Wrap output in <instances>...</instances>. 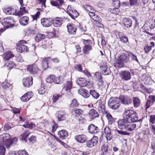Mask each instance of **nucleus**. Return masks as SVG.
Masks as SVG:
<instances>
[{"mask_svg": "<svg viewBox=\"0 0 155 155\" xmlns=\"http://www.w3.org/2000/svg\"><path fill=\"white\" fill-rule=\"evenodd\" d=\"M10 136L8 134H4L0 136V143H3L9 149L12 146L14 142H16L17 139L14 138L12 139H10Z\"/></svg>", "mask_w": 155, "mask_h": 155, "instance_id": "1", "label": "nucleus"}, {"mask_svg": "<svg viewBox=\"0 0 155 155\" xmlns=\"http://www.w3.org/2000/svg\"><path fill=\"white\" fill-rule=\"evenodd\" d=\"M124 115L132 122H134L137 121L140 122H141L140 119L138 120V115L136 113L132 110H128L125 111L124 113Z\"/></svg>", "mask_w": 155, "mask_h": 155, "instance_id": "2", "label": "nucleus"}, {"mask_svg": "<svg viewBox=\"0 0 155 155\" xmlns=\"http://www.w3.org/2000/svg\"><path fill=\"white\" fill-rule=\"evenodd\" d=\"M126 57L127 56L125 55V54L123 53L117 58L114 64V66L118 68L123 67L124 65V62H127L128 58Z\"/></svg>", "mask_w": 155, "mask_h": 155, "instance_id": "3", "label": "nucleus"}, {"mask_svg": "<svg viewBox=\"0 0 155 155\" xmlns=\"http://www.w3.org/2000/svg\"><path fill=\"white\" fill-rule=\"evenodd\" d=\"M109 107L113 109H117L120 106L119 99L117 97H111L108 102Z\"/></svg>", "mask_w": 155, "mask_h": 155, "instance_id": "4", "label": "nucleus"}, {"mask_svg": "<svg viewBox=\"0 0 155 155\" xmlns=\"http://www.w3.org/2000/svg\"><path fill=\"white\" fill-rule=\"evenodd\" d=\"M14 22L15 20L12 17L5 18L1 21L2 24L6 28L12 27L14 25L13 23Z\"/></svg>", "mask_w": 155, "mask_h": 155, "instance_id": "5", "label": "nucleus"}, {"mask_svg": "<svg viewBox=\"0 0 155 155\" xmlns=\"http://www.w3.org/2000/svg\"><path fill=\"white\" fill-rule=\"evenodd\" d=\"M127 118L124 115V118L118 121V127L121 130H125L129 122Z\"/></svg>", "mask_w": 155, "mask_h": 155, "instance_id": "6", "label": "nucleus"}, {"mask_svg": "<svg viewBox=\"0 0 155 155\" xmlns=\"http://www.w3.org/2000/svg\"><path fill=\"white\" fill-rule=\"evenodd\" d=\"M83 43L85 45L83 48V51L85 54H88L89 53V51L92 49L91 41L89 40H84Z\"/></svg>", "mask_w": 155, "mask_h": 155, "instance_id": "7", "label": "nucleus"}, {"mask_svg": "<svg viewBox=\"0 0 155 155\" xmlns=\"http://www.w3.org/2000/svg\"><path fill=\"white\" fill-rule=\"evenodd\" d=\"M27 70L31 74H36L39 71L37 65L35 64L27 66Z\"/></svg>", "mask_w": 155, "mask_h": 155, "instance_id": "8", "label": "nucleus"}, {"mask_svg": "<svg viewBox=\"0 0 155 155\" xmlns=\"http://www.w3.org/2000/svg\"><path fill=\"white\" fill-rule=\"evenodd\" d=\"M120 76L121 79L124 81H128L130 80L131 78L130 72L127 71H121Z\"/></svg>", "mask_w": 155, "mask_h": 155, "instance_id": "9", "label": "nucleus"}, {"mask_svg": "<svg viewBox=\"0 0 155 155\" xmlns=\"http://www.w3.org/2000/svg\"><path fill=\"white\" fill-rule=\"evenodd\" d=\"M17 9L15 7H11L7 8H4L3 11L7 15H13L17 16Z\"/></svg>", "mask_w": 155, "mask_h": 155, "instance_id": "10", "label": "nucleus"}, {"mask_svg": "<svg viewBox=\"0 0 155 155\" xmlns=\"http://www.w3.org/2000/svg\"><path fill=\"white\" fill-rule=\"evenodd\" d=\"M98 140V138L96 136H94L92 139L87 142V146L88 147H92L97 145Z\"/></svg>", "mask_w": 155, "mask_h": 155, "instance_id": "11", "label": "nucleus"}, {"mask_svg": "<svg viewBox=\"0 0 155 155\" xmlns=\"http://www.w3.org/2000/svg\"><path fill=\"white\" fill-rule=\"evenodd\" d=\"M68 9V10L67 11V13L73 19H74L75 18H77L79 14L75 9L71 8H70L69 6L68 7L67 9Z\"/></svg>", "mask_w": 155, "mask_h": 155, "instance_id": "12", "label": "nucleus"}, {"mask_svg": "<svg viewBox=\"0 0 155 155\" xmlns=\"http://www.w3.org/2000/svg\"><path fill=\"white\" fill-rule=\"evenodd\" d=\"M23 84L24 86L28 87L31 86L33 84V78L32 77H28L23 79Z\"/></svg>", "mask_w": 155, "mask_h": 155, "instance_id": "13", "label": "nucleus"}, {"mask_svg": "<svg viewBox=\"0 0 155 155\" xmlns=\"http://www.w3.org/2000/svg\"><path fill=\"white\" fill-rule=\"evenodd\" d=\"M120 100L124 104H128L132 102V101L130 97L126 96H120Z\"/></svg>", "mask_w": 155, "mask_h": 155, "instance_id": "14", "label": "nucleus"}, {"mask_svg": "<svg viewBox=\"0 0 155 155\" xmlns=\"http://www.w3.org/2000/svg\"><path fill=\"white\" fill-rule=\"evenodd\" d=\"M66 114L64 111H59L57 112L56 116L59 121L64 120L66 118Z\"/></svg>", "mask_w": 155, "mask_h": 155, "instance_id": "15", "label": "nucleus"}, {"mask_svg": "<svg viewBox=\"0 0 155 155\" xmlns=\"http://www.w3.org/2000/svg\"><path fill=\"white\" fill-rule=\"evenodd\" d=\"M88 130L89 132L91 134H95L99 131L98 127L94 124H90L88 127Z\"/></svg>", "mask_w": 155, "mask_h": 155, "instance_id": "16", "label": "nucleus"}, {"mask_svg": "<svg viewBox=\"0 0 155 155\" xmlns=\"http://www.w3.org/2000/svg\"><path fill=\"white\" fill-rule=\"evenodd\" d=\"M104 132L107 140L110 141L112 137V135L111 134V130L108 127H105L104 129Z\"/></svg>", "mask_w": 155, "mask_h": 155, "instance_id": "17", "label": "nucleus"}, {"mask_svg": "<svg viewBox=\"0 0 155 155\" xmlns=\"http://www.w3.org/2000/svg\"><path fill=\"white\" fill-rule=\"evenodd\" d=\"M16 50L18 52L22 53L23 52H27L28 48L26 46L23 45L18 44L16 48Z\"/></svg>", "mask_w": 155, "mask_h": 155, "instance_id": "18", "label": "nucleus"}, {"mask_svg": "<svg viewBox=\"0 0 155 155\" xmlns=\"http://www.w3.org/2000/svg\"><path fill=\"white\" fill-rule=\"evenodd\" d=\"M50 3L53 6H56L59 8L60 6L64 4V0H51Z\"/></svg>", "mask_w": 155, "mask_h": 155, "instance_id": "19", "label": "nucleus"}, {"mask_svg": "<svg viewBox=\"0 0 155 155\" xmlns=\"http://www.w3.org/2000/svg\"><path fill=\"white\" fill-rule=\"evenodd\" d=\"M74 138L77 142L81 143L85 142L87 140L86 136L84 134L76 135Z\"/></svg>", "mask_w": 155, "mask_h": 155, "instance_id": "20", "label": "nucleus"}, {"mask_svg": "<svg viewBox=\"0 0 155 155\" xmlns=\"http://www.w3.org/2000/svg\"><path fill=\"white\" fill-rule=\"evenodd\" d=\"M67 28L69 33L73 35L75 34L77 29L74 25L69 24L67 25Z\"/></svg>", "mask_w": 155, "mask_h": 155, "instance_id": "21", "label": "nucleus"}, {"mask_svg": "<svg viewBox=\"0 0 155 155\" xmlns=\"http://www.w3.org/2000/svg\"><path fill=\"white\" fill-rule=\"evenodd\" d=\"M32 92L31 91L28 92L21 97V101L24 102L28 101L32 97Z\"/></svg>", "mask_w": 155, "mask_h": 155, "instance_id": "22", "label": "nucleus"}, {"mask_svg": "<svg viewBox=\"0 0 155 155\" xmlns=\"http://www.w3.org/2000/svg\"><path fill=\"white\" fill-rule=\"evenodd\" d=\"M50 20V18H43L41 20V23L43 26L48 27L51 25Z\"/></svg>", "mask_w": 155, "mask_h": 155, "instance_id": "23", "label": "nucleus"}, {"mask_svg": "<svg viewBox=\"0 0 155 155\" xmlns=\"http://www.w3.org/2000/svg\"><path fill=\"white\" fill-rule=\"evenodd\" d=\"M53 23L55 27H59L63 23V19L62 18H56L53 20Z\"/></svg>", "mask_w": 155, "mask_h": 155, "instance_id": "24", "label": "nucleus"}, {"mask_svg": "<svg viewBox=\"0 0 155 155\" xmlns=\"http://www.w3.org/2000/svg\"><path fill=\"white\" fill-rule=\"evenodd\" d=\"M29 21V18L26 16L21 17L19 19L20 24L23 26H25L28 25Z\"/></svg>", "mask_w": 155, "mask_h": 155, "instance_id": "25", "label": "nucleus"}, {"mask_svg": "<svg viewBox=\"0 0 155 155\" xmlns=\"http://www.w3.org/2000/svg\"><path fill=\"white\" fill-rule=\"evenodd\" d=\"M58 135L61 139H65L68 136L67 132L65 130H62L58 132Z\"/></svg>", "mask_w": 155, "mask_h": 155, "instance_id": "26", "label": "nucleus"}, {"mask_svg": "<svg viewBox=\"0 0 155 155\" xmlns=\"http://www.w3.org/2000/svg\"><path fill=\"white\" fill-rule=\"evenodd\" d=\"M125 55L127 56V58H128V60L127 61V62H128L129 61L130 58V57L132 59L134 60L137 62H138V60L137 59L136 56L134 55L131 52L128 53H124Z\"/></svg>", "mask_w": 155, "mask_h": 155, "instance_id": "27", "label": "nucleus"}, {"mask_svg": "<svg viewBox=\"0 0 155 155\" xmlns=\"http://www.w3.org/2000/svg\"><path fill=\"white\" fill-rule=\"evenodd\" d=\"M123 22L124 26L127 28H130L132 26V21L129 18H124L123 20Z\"/></svg>", "mask_w": 155, "mask_h": 155, "instance_id": "28", "label": "nucleus"}, {"mask_svg": "<svg viewBox=\"0 0 155 155\" xmlns=\"http://www.w3.org/2000/svg\"><path fill=\"white\" fill-rule=\"evenodd\" d=\"M101 69L102 71L103 74L104 75H109L110 74L111 72L109 68L107 65L101 67Z\"/></svg>", "mask_w": 155, "mask_h": 155, "instance_id": "29", "label": "nucleus"}, {"mask_svg": "<svg viewBox=\"0 0 155 155\" xmlns=\"http://www.w3.org/2000/svg\"><path fill=\"white\" fill-rule=\"evenodd\" d=\"M79 93L85 98L88 97L90 95L89 92L86 90L81 89L78 90Z\"/></svg>", "mask_w": 155, "mask_h": 155, "instance_id": "30", "label": "nucleus"}, {"mask_svg": "<svg viewBox=\"0 0 155 155\" xmlns=\"http://www.w3.org/2000/svg\"><path fill=\"white\" fill-rule=\"evenodd\" d=\"M118 36L121 41L124 43H127L128 41V38L121 32L119 33Z\"/></svg>", "mask_w": 155, "mask_h": 155, "instance_id": "31", "label": "nucleus"}, {"mask_svg": "<svg viewBox=\"0 0 155 155\" xmlns=\"http://www.w3.org/2000/svg\"><path fill=\"white\" fill-rule=\"evenodd\" d=\"M106 114L108 120V124L109 125L112 124L114 122L116 119L114 118L111 114L107 111L106 112Z\"/></svg>", "mask_w": 155, "mask_h": 155, "instance_id": "32", "label": "nucleus"}, {"mask_svg": "<svg viewBox=\"0 0 155 155\" xmlns=\"http://www.w3.org/2000/svg\"><path fill=\"white\" fill-rule=\"evenodd\" d=\"M24 5L21 6L20 8V11L17 12V16H21L26 13H28V11L26 8L25 7L23 6Z\"/></svg>", "mask_w": 155, "mask_h": 155, "instance_id": "33", "label": "nucleus"}, {"mask_svg": "<svg viewBox=\"0 0 155 155\" xmlns=\"http://www.w3.org/2000/svg\"><path fill=\"white\" fill-rule=\"evenodd\" d=\"M89 114V116L92 119H94L99 117L98 113L96 111L93 109L90 110Z\"/></svg>", "mask_w": 155, "mask_h": 155, "instance_id": "34", "label": "nucleus"}, {"mask_svg": "<svg viewBox=\"0 0 155 155\" xmlns=\"http://www.w3.org/2000/svg\"><path fill=\"white\" fill-rule=\"evenodd\" d=\"M86 82V80L83 78H79L76 81L77 83L81 87L86 86L87 84Z\"/></svg>", "mask_w": 155, "mask_h": 155, "instance_id": "35", "label": "nucleus"}, {"mask_svg": "<svg viewBox=\"0 0 155 155\" xmlns=\"http://www.w3.org/2000/svg\"><path fill=\"white\" fill-rule=\"evenodd\" d=\"M4 60L5 61L9 60L11 58L14 56L12 53L11 51L5 52L4 54Z\"/></svg>", "mask_w": 155, "mask_h": 155, "instance_id": "36", "label": "nucleus"}, {"mask_svg": "<svg viewBox=\"0 0 155 155\" xmlns=\"http://www.w3.org/2000/svg\"><path fill=\"white\" fill-rule=\"evenodd\" d=\"M50 58H44L42 62V66L43 69L45 70L48 67V61L50 59Z\"/></svg>", "mask_w": 155, "mask_h": 155, "instance_id": "37", "label": "nucleus"}, {"mask_svg": "<svg viewBox=\"0 0 155 155\" xmlns=\"http://www.w3.org/2000/svg\"><path fill=\"white\" fill-rule=\"evenodd\" d=\"M136 124H131L129 121L125 130L127 131H131L134 130L136 128Z\"/></svg>", "mask_w": 155, "mask_h": 155, "instance_id": "38", "label": "nucleus"}, {"mask_svg": "<svg viewBox=\"0 0 155 155\" xmlns=\"http://www.w3.org/2000/svg\"><path fill=\"white\" fill-rule=\"evenodd\" d=\"M45 38V35L41 33L37 34V35L35 37V39L37 42L40 41L41 40L44 39Z\"/></svg>", "mask_w": 155, "mask_h": 155, "instance_id": "39", "label": "nucleus"}, {"mask_svg": "<svg viewBox=\"0 0 155 155\" xmlns=\"http://www.w3.org/2000/svg\"><path fill=\"white\" fill-rule=\"evenodd\" d=\"M133 102L134 107H137L140 106V101L138 97H134L133 98Z\"/></svg>", "mask_w": 155, "mask_h": 155, "instance_id": "40", "label": "nucleus"}, {"mask_svg": "<svg viewBox=\"0 0 155 155\" xmlns=\"http://www.w3.org/2000/svg\"><path fill=\"white\" fill-rule=\"evenodd\" d=\"M63 81V78L61 76L59 77H55L54 80V82L56 84H61L62 83Z\"/></svg>", "mask_w": 155, "mask_h": 155, "instance_id": "41", "label": "nucleus"}, {"mask_svg": "<svg viewBox=\"0 0 155 155\" xmlns=\"http://www.w3.org/2000/svg\"><path fill=\"white\" fill-rule=\"evenodd\" d=\"M64 85V87L63 88L64 90L68 91L70 90L71 88L72 83L70 81L67 82L66 84Z\"/></svg>", "mask_w": 155, "mask_h": 155, "instance_id": "42", "label": "nucleus"}, {"mask_svg": "<svg viewBox=\"0 0 155 155\" xmlns=\"http://www.w3.org/2000/svg\"><path fill=\"white\" fill-rule=\"evenodd\" d=\"M90 94L93 97L96 99H98L100 95L98 93L96 92L94 90H90Z\"/></svg>", "mask_w": 155, "mask_h": 155, "instance_id": "43", "label": "nucleus"}, {"mask_svg": "<svg viewBox=\"0 0 155 155\" xmlns=\"http://www.w3.org/2000/svg\"><path fill=\"white\" fill-rule=\"evenodd\" d=\"M23 126L25 128H27L31 129L33 127L35 126V124L31 122H27L25 123Z\"/></svg>", "mask_w": 155, "mask_h": 155, "instance_id": "44", "label": "nucleus"}, {"mask_svg": "<svg viewBox=\"0 0 155 155\" xmlns=\"http://www.w3.org/2000/svg\"><path fill=\"white\" fill-rule=\"evenodd\" d=\"M15 64L11 61L6 62L4 65L5 67H6L9 69H12L14 66Z\"/></svg>", "mask_w": 155, "mask_h": 155, "instance_id": "45", "label": "nucleus"}, {"mask_svg": "<svg viewBox=\"0 0 155 155\" xmlns=\"http://www.w3.org/2000/svg\"><path fill=\"white\" fill-rule=\"evenodd\" d=\"M79 104L78 102L75 99H73L71 103L70 104V106L71 107H76L78 106Z\"/></svg>", "mask_w": 155, "mask_h": 155, "instance_id": "46", "label": "nucleus"}, {"mask_svg": "<svg viewBox=\"0 0 155 155\" xmlns=\"http://www.w3.org/2000/svg\"><path fill=\"white\" fill-rule=\"evenodd\" d=\"M30 133L28 131H25L21 134L22 139L26 141V138L30 135Z\"/></svg>", "mask_w": 155, "mask_h": 155, "instance_id": "47", "label": "nucleus"}, {"mask_svg": "<svg viewBox=\"0 0 155 155\" xmlns=\"http://www.w3.org/2000/svg\"><path fill=\"white\" fill-rule=\"evenodd\" d=\"M150 124L153 125L155 124V115H150L149 119Z\"/></svg>", "mask_w": 155, "mask_h": 155, "instance_id": "48", "label": "nucleus"}, {"mask_svg": "<svg viewBox=\"0 0 155 155\" xmlns=\"http://www.w3.org/2000/svg\"><path fill=\"white\" fill-rule=\"evenodd\" d=\"M54 76L53 75H51L46 79V81L48 83H51L53 82H54Z\"/></svg>", "mask_w": 155, "mask_h": 155, "instance_id": "49", "label": "nucleus"}, {"mask_svg": "<svg viewBox=\"0 0 155 155\" xmlns=\"http://www.w3.org/2000/svg\"><path fill=\"white\" fill-rule=\"evenodd\" d=\"M84 8L85 9L87 10L89 12H91V11H95L94 8L91 6L88 5H85L84 6Z\"/></svg>", "mask_w": 155, "mask_h": 155, "instance_id": "50", "label": "nucleus"}, {"mask_svg": "<svg viewBox=\"0 0 155 155\" xmlns=\"http://www.w3.org/2000/svg\"><path fill=\"white\" fill-rule=\"evenodd\" d=\"M108 146L107 145H104L101 147V150L103 152V154L108 151Z\"/></svg>", "mask_w": 155, "mask_h": 155, "instance_id": "51", "label": "nucleus"}, {"mask_svg": "<svg viewBox=\"0 0 155 155\" xmlns=\"http://www.w3.org/2000/svg\"><path fill=\"white\" fill-rule=\"evenodd\" d=\"M46 89L44 87H41L40 88L38 89V93L40 94H43L46 91Z\"/></svg>", "mask_w": 155, "mask_h": 155, "instance_id": "52", "label": "nucleus"}, {"mask_svg": "<svg viewBox=\"0 0 155 155\" xmlns=\"http://www.w3.org/2000/svg\"><path fill=\"white\" fill-rule=\"evenodd\" d=\"M5 150V148L4 146L0 144V155H4Z\"/></svg>", "mask_w": 155, "mask_h": 155, "instance_id": "53", "label": "nucleus"}, {"mask_svg": "<svg viewBox=\"0 0 155 155\" xmlns=\"http://www.w3.org/2000/svg\"><path fill=\"white\" fill-rule=\"evenodd\" d=\"M61 96L59 95L58 94H55L53 95V98H52V100L53 101V102L54 103H55L56 102L58 99L60 98L61 97Z\"/></svg>", "mask_w": 155, "mask_h": 155, "instance_id": "54", "label": "nucleus"}, {"mask_svg": "<svg viewBox=\"0 0 155 155\" xmlns=\"http://www.w3.org/2000/svg\"><path fill=\"white\" fill-rule=\"evenodd\" d=\"M153 104L149 100H147L145 106L146 110L149 108Z\"/></svg>", "mask_w": 155, "mask_h": 155, "instance_id": "55", "label": "nucleus"}, {"mask_svg": "<svg viewBox=\"0 0 155 155\" xmlns=\"http://www.w3.org/2000/svg\"><path fill=\"white\" fill-rule=\"evenodd\" d=\"M99 108L101 110L103 113H105V105L101 103L99 105Z\"/></svg>", "mask_w": 155, "mask_h": 155, "instance_id": "56", "label": "nucleus"}, {"mask_svg": "<svg viewBox=\"0 0 155 155\" xmlns=\"http://www.w3.org/2000/svg\"><path fill=\"white\" fill-rule=\"evenodd\" d=\"M73 111L74 112L76 116L80 115L83 112V110L80 109L74 110L72 111V112Z\"/></svg>", "mask_w": 155, "mask_h": 155, "instance_id": "57", "label": "nucleus"}, {"mask_svg": "<svg viewBox=\"0 0 155 155\" xmlns=\"http://www.w3.org/2000/svg\"><path fill=\"white\" fill-rule=\"evenodd\" d=\"M118 133L121 135H130L129 133L125 131H124L121 130H117Z\"/></svg>", "mask_w": 155, "mask_h": 155, "instance_id": "58", "label": "nucleus"}, {"mask_svg": "<svg viewBox=\"0 0 155 155\" xmlns=\"http://www.w3.org/2000/svg\"><path fill=\"white\" fill-rule=\"evenodd\" d=\"M153 104L155 102V96L150 95L148 97V99Z\"/></svg>", "mask_w": 155, "mask_h": 155, "instance_id": "59", "label": "nucleus"}, {"mask_svg": "<svg viewBox=\"0 0 155 155\" xmlns=\"http://www.w3.org/2000/svg\"><path fill=\"white\" fill-rule=\"evenodd\" d=\"M98 84L99 87L101 88H102L105 87V86L104 84V82L102 80H100L99 81Z\"/></svg>", "mask_w": 155, "mask_h": 155, "instance_id": "60", "label": "nucleus"}, {"mask_svg": "<svg viewBox=\"0 0 155 155\" xmlns=\"http://www.w3.org/2000/svg\"><path fill=\"white\" fill-rule=\"evenodd\" d=\"M11 85V84H10L7 82H5L3 84L2 87L4 89H6L9 87Z\"/></svg>", "mask_w": 155, "mask_h": 155, "instance_id": "61", "label": "nucleus"}, {"mask_svg": "<svg viewBox=\"0 0 155 155\" xmlns=\"http://www.w3.org/2000/svg\"><path fill=\"white\" fill-rule=\"evenodd\" d=\"M151 47L149 46L148 45L145 46L144 48V51L146 53H148L151 50Z\"/></svg>", "mask_w": 155, "mask_h": 155, "instance_id": "62", "label": "nucleus"}, {"mask_svg": "<svg viewBox=\"0 0 155 155\" xmlns=\"http://www.w3.org/2000/svg\"><path fill=\"white\" fill-rule=\"evenodd\" d=\"M149 126L152 132L155 135V126L152 124H150Z\"/></svg>", "mask_w": 155, "mask_h": 155, "instance_id": "63", "label": "nucleus"}, {"mask_svg": "<svg viewBox=\"0 0 155 155\" xmlns=\"http://www.w3.org/2000/svg\"><path fill=\"white\" fill-rule=\"evenodd\" d=\"M19 155H29L27 152L25 150H21L18 152Z\"/></svg>", "mask_w": 155, "mask_h": 155, "instance_id": "64", "label": "nucleus"}]
</instances>
